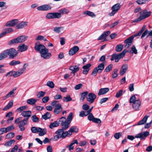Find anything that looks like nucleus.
Wrapping results in <instances>:
<instances>
[{
  "instance_id": "obj_1",
  "label": "nucleus",
  "mask_w": 152,
  "mask_h": 152,
  "mask_svg": "<svg viewBox=\"0 0 152 152\" xmlns=\"http://www.w3.org/2000/svg\"><path fill=\"white\" fill-rule=\"evenodd\" d=\"M35 50L40 52L41 56L45 59H48L51 56V54L48 52V50L42 44L35 43L34 47Z\"/></svg>"
},
{
  "instance_id": "obj_2",
  "label": "nucleus",
  "mask_w": 152,
  "mask_h": 152,
  "mask_svg": "<svg viewBox=\"0 0 152 152\" xmlns=\"http://www.w3.org/2000/svg\"><path fill=\"white\" fill-rule=\"evenodd\" d=\"M18 53L13 48L7 49L0 54V60L6 58L8 55L10 58H14L18 55Z\"/></svg>"
},
{
  "instance_id": "obj_3",
  "label": "nucleus",
  "mask_w": 152,
  "mask_h": 152,
  "mask_svg": "<svg viewBox=\"0 0 152 152\" xmlns=\"http://www.w3.org/2000/svg\"><path fill=\"white\" fill-rule=\"evenodd\" d=\"M73 113H71L67 117V119L65 117H62L60 118L59 121L63 125L64 129H68L70 126V123L73 118Z\"/></svg>"
},
{
  "instance_id": "obj_4",
  "label": "nucleus",
  "mask_w": 152,
  "mask_h": 152,
  "mask_svg": "<svg viewBox=\"0 0 152 152\" xmlns=\"http://www.w3.org/2000/svg\"><path fill=\"white\" fill-rule=\"evenodd\" d=\"M67 129H64L63 126H61V129L58 130L55 132L56 134L54 136V139L55 141L59 139L62 138H65L66 136H68L66 131L64 132V130H66Z\"/></svg>"
},
{
  "instance_id": "obj_5",
  "label": "nucleus",
  "mask_w": 152,
  "mask_h": 152,
  "mask_svg": "<svg viewBox=\"0 0 152 152\" xmlns=\"http://www.w3.org/2000/svg\"><path fill=\"white\" fill-rule=\"evenodd\" d=\"M31 130L32 132L34 133H36L39 132L38 135L42 136L46 134L47 132V130L44 128L42 129L39 127H36L33 126L31 128Z\"/></svg>"
},
{
  "instance_id": "obj_6",
  "label": "nucleus",
  "mask_w": 152,
  "mask_h": 152,
  "mask_svg": "<svg viewBox=\"0 0 152 152\" xmlns=\"http://www.w3.org/2000/svg\"><path fill=\"white\" fill-rule=\"evenodd\" d=\"M127 50L125 49L119 54L115 53L113 54L111 56V60L113 61L115 60V61L116 62H118L119 60L124 56L125 54L127 52Z\"/></svg>"
},
{
  "instance_id": "obj_7",
  "label": "nucleus",
  "mask_w": 152,
  "mask_h": 152,
  "mask_svg": "<svg viewBox=\"0 0 152 152\" xmlns=\"http://www.w3.org/2000/svg\"><path fill=\"white\" fill-rule=\"evenodd\" d=\"M27 37L22 35L19 37L16 38L11 40L9 41L8 44L11 45L23 42L26 41Z\"/></svg>"
},
{
  "instance_id": "obj_8",
  "label": "nucleus",
  "mask_w": 152,
  "mask_h": 152,
  "mask_svg": "<svg viewBox=\"0 0 152 152\" xmlns=\"http://www.w3.org/2000/svg\"><path fill=\"white\" fill-rule=\"evenodd\" d=\"M140 17L137 19L134 20V22H139L145 18L148 17L151 15V12H148L146 10H145L140 12Z\"/></svg>"
},
{
  "instance_id": "obj_9",
  "label": "nucleus",
  "mask_w": 152,
  "mask_h": 152,
  "mask_svg": "<svg viewBox=\"0 0 152 152\" xmlns=\"http://www.w3.org/2000/svg\"><path fill=\"white\" fill-rule=\"evenodd\" d=\"M138 95H134V110L138 111L141 107V102L138 99Z\"/></svg>"
},
{
  "instance_id": "obj_10",
  "label": "nucleus",
  "mask_w": 152,
  "mask_h": 152,
  "mask_svg": "<svg viewBox=\"0 0 152 152\" xmlns=\"http://www.w3.org/2000/svg\"><path fill=\"white\" fill-rule=\"evenodd\" d=\"M104 67V64L103 63L99 64L97 67H95L91 73V75L93 76H96L97 75V72L101 73Z\"/></svg>"
},
{
  "instance_id": "obj_11",
  "label": "nucleus",
  "mask_w": 152,
  "mask_h": 152,
  "mask_svg": "<svg viewBox=\"0 0 152 152\" xmlns=\"http://www.w3.org/2000/svg\"><path fill=\"white\" fill-rule=\"evenodd\" d=\"M121 5L119 3H117L113 5L111 7L112 11L110 12L109 15L112 16L114 15L119 10Z\"/></svg>"
},
{
  "instance_id": "obj_12",
  "label": "nucleus",
  "mask_w": 152,
  "mask_h": 152,
  "mask_svg": "<svg viewBox=\"0 0 152 152\" xmlns=\"http://www.w3.org/2000/svg\"><path fill=\"white\" fill-rule=\"evenodd\" d=\"M96 98V96L94 93H91L88 95L86 99L88 102L91 104L93 103Z\"/></svg>"
},
{
  "instance_id": "obj_13",
  "label": "nucleus",
  "mask_w": 152,
  "mask_h": 152,
  "mask_svg": "<svg viewBox=\"0 0 152 152\" xmlns=\"http://www.w3.org/2000/svg\"><path fill=\"white\" fill-rule=\"evenodd\" d=\"M133 42V35H132L124 41V42L125 44V45L124 46V48L126 49L128 48L131 45Z\"/></svg>"
},
{
  "instance_id": "obj_14",
  "label": "nucleus",
  "mask_w": 152,
  "mask_h": 152,
  "mask_svg": "<svg viewBox=\"0 0 152 152\" xmlns=\"http://www.w3.org/2000/svg\"><path fill=\"white\" fill-rule=\"evenodd\" d=\"M51 7L49 4H45L38 7L37 9L38 11H47L50 10Z\"/></svg>"
},
{
  "instance_id": "obj_15",
  "label": "nucleus",
  "mask_w": 152,
  "mask_h": 152,
  "mask_svg": "<svg viewBox=\"0 0 152 152\" xmlns=\"http://www.w3.org/2000/svg\"><path fill=\"white\" fill-rule=\"evenodd\" d=\"M19 20L18 19H14L7 22L5 26L7 27H13L15 26L18 23Z\"/></svg>"
},
{
  "instance_id": "obj_16",
  "label": "nucleus",
  "mask_w": 152,
  "mask_h": 152,
  "mask_svg": "<svg viewBox=\"0 0 152 152\" xmlns=\"http://www.w3.org/2000/svg\"><path fill=\"white\" fill-rule=\"evenodd\" d=\"M149 134V132L148 131H146L136 134L135 137L138 138H140L141 139H142L148 136Z\"/></svg>"
},
{
  "instance_id": "obj_17",
  "label": "nucleus",
  "mask_w": 152,
  "mask_h": 152,
  "mask_svg": "<svg viewBox=\"0 0 152 152\" xmlns=\"http://www.w3.org/2000/svg\"><path fill=\"white\" fill-rule=\"evenodd\" d=\"M78 131V129L76 126H73L70 128L69 130L66 131L67 135L70 136L72 134V132L77 133Z\"/></svg>"
},
{
  "instance_id": "obj_18",
  "label": "nucleus",
  "mask_w": 152,
  "mask_h": 152,
  "mask_svg": "<svg viewBox=\"0 0 152 152\" xmlns=\"http://www.w3.org/2000/svg\"><path fill=\"white\" fill-rule=\"evenodd\" d=\"M79 69V67L77 65L71 66L69 68V69L72 71L71 74H73L74 76L75 75V73L78 71Z\"/></svg>"
},
{
  "instance_id": "obj_19",
  "label": "nucleus",
  "mask_w": 152,
  "mask_h": 152,
  "mask_svg": "<svg viewBox=\"0 0 152 152\" xmlns=\"http://www.w3.org/2000/svg\"><path fill=\"white\" fill-rule=\"evenodd\" d=\"M62 110L61 105L60 104H58L56 105L55 108L53 112L55 114H58L62 111Z\"/></svg>"
},
{
  "instance_id": "obj_20",
  "label": "nucleus",
  "mask_w": 152,
  "mask_h": 152,
  "mask_svg": "<svg viewBox=\"0 0 152 152\" xmlns=\"http://www.w3.org/2000/svg\"><path fill=\"white\" fill-rule=\"evenodd\" d=\"M28 24V22L22 21L17 25L16 27L17 29H22L27 26Z\"/></svg>"
},
{
  "instance_id": "obj_21",
  "label": "nucleus",
  "mask_w": 152,
  "mask_h": 152,
  "mask_svg": "<svg viewBox=\"0 0 152 152\" xmlns=\"http://www.w3.org/2000/svg\"><path fill=\"white\" fill-rule=\"evenodd\" d=\"M59 120L60 118L58 120V121H54L53 122L51 123L49 126L50 128L51 129H52L54 127L58 126L59 124H60L61 126H63V125L60 122Z\"/></svg>"
},
{
  "instance_id": "obj_22",
  "label": "nucleus",
  "mask_w": 152,
  "mask_h": 152,
  "mask_svg": "<svg viewBox=\"0 0 152 152\" xmlns=\"http://www.w3.org/2000/svg\"><path fill=\"white\" fill-rule=\"evenodd\" d=\"M79 47L75 46L72 48L69 51V54L70 56H72L76 53L79 50Z\"/></svg>"
},
{
  "instance_id": "obj_23",
  "label": "nucleus",
  "mask_w": 152,
  "mask_h": 152,
  "mask_svg": "<svg viewBox=\"0 0 152 152\" xmlns=\"http://www.w3.org/2000/svg\"><path fill=\"white\" fill-rule=\"evenodd\" d=\"M31 112L30 110L23 111L21 113V115L25 118H27L28 120L29 118L31 116Z\"/></svg>"
},
{
  "instance_id": "obj_24",
  "label": "nucleus",
  "mask_w": 152,
  "mask_h": 152,
  "mask_svg": "<svg viewBox=\"0 0 152 152\" xmlns=\"http://www.w3.org/2000/svg\"><path fill=\"white\" fill-rule=\"evenodd\" d=\"M91 65L90 63H88L86 65L83 66V74L86 75L89 71L90 69V67Z\"/></svg>"
},
{
  "instance_id": "obj_25",
  "label": "nucleus",
  "mask_w": 152,
  "mask_h": 152,
  "mask_svg": "<svg viewBox=\"0 0 152 152\" xmlns=\"http://www.w3.org/2000/svg\"><path fill=\"white\" fill-rule=\"evenodd\" d=\"M128 69V65L127 64H124L122 66L120 71L119 74L121 75H124Z\"/></svg>"
},
{
  "instance_id": "obj_26",
  "label": "nucleus",
  "mask_w": 152,
  "mask_h": 152,
  "mask_svg": "<svg viewBox=\"0 0 152 152\" xmlns=\"http://www.w3.org/2000/svg\"><path fill=\"white\" fill-rule=\"evenodd\" d=\"M18 48L19 51L22 52L27 50L28 47L24 44H21L18 47Z\"/></svg>"
},
{
  "instance_id": "obj_27",
  "label": "nucleus",
  "mask_w": 152,
  "mask_h": 152,
  "mask_svg": "<svg viewBox=\"0 0 152 152\" xmlns=\"http://www.w3.org/2000/svg\"><path fill=\"white\" fill-rule=\"evenodd\" d=\"M109 91L108 88H102L100 89L98 93V95L100 96L101 95H103L106 94Z\"/></svg>"
},
{
  "instance_id": "obj_28",
  "label": "nucleus",
  "mask_w": 152,
  "mask_h": 152,
  "mask_svg": "<svg viewBox=\"0 0 152 152\" xmlns=\"http://www.w3.org/2000/svg\"><path fill=\"white\" fill-rule=\"evenodd\" d=\"M148 118V116L147 115H145L142 118V120H140L137 124H135L134 125V126H137L138 125H141L145 124Z\"/></svg>"
},
{
  "instance_id": "obj_29",
  "label": "nucleus",
  "mask_w": 152,
  "mask_h": 152,
  "mask_svg": "<svg viewBox=\"0 0 152 152\" xmlns=\"http://www.w3.org/2000/svg\"><path fill=\"white\" fill-rule=\"evenodd\" d=\"M28 107L26 105H24L22 106H21L18 108H17L16 111L18 112L19 113L21 112L22 111L27 109Z\"/></svg>"
},
{
  "instance_id": "obj_30",
  "label": "nucleus",
  "mask_w": 152,
  "mask_h": 152,
  "mask_svg": "<svg viewBox=\"0 0 152 152\" xmlns=\"http://www.w3.org/2000/svg\"><path fill=\"white\" fill-rule=\"evenodd\" d=\"M146 27V26L145 25H144L143 27H142L141 29L140 30V31L137 34H134V37H136L137 36H140L142 32L145 30V28Z\"/></svg>"
},
{
  "instance_id": "obj_31",
  "label": "nucleus",
  "mask_w": 152,
  "mask_h": 152,
  "mask_svg": "<svg viewBox=\"0 0 152 152\" xmlns=\"http://www.w3.org/2000/svg\"><path fill=\"white\" fill-rule=\"evenodd\" d=\"M88 93V91H85L83 92L80 94V100L82 101H83L84 99L86 98Z\"/></svg>"
},
{
  "instance_id": "obj_32",
  "label": "nucleus",
  "mask_w": 152,
  "mask_h": 152,
  "mask_svg": "<svg viewBox=\"0 0 152 152\" xmlns=\"http://www.w3.org/2000/svg\"><path fill=\"white\" fill-rule=\"evenodd\" d=\"M37 101V100L33 98H31L28 99L27 100V102L30 104L33 105Z\"/></svg>"
},
{
  "instance_id": "obj_33",
  "label": "nucleus",
  "mask_w": 152,
  "mask_h": 152,
  "mask_svg": "<svg viewBox=\"0 0 152 152\" xmlns=\"http://www.w3.org/2000/svg\"><path fill=\"white\" fill-rule=\"evenodd\" d=\"M20 63V62L19 61L13 60L10 62L9 65L11 66H14L19 64Z\"/></svg>"
},
{
  "instance_id": "obj_34",
  "label": "nucleus",
  "mask_w": 152,
  "mask_h": 152,
  "mask_svg": "<svg viewBox=\"0 0 152 152\" xmlns=\"http://www.w3.org/2000/svg\"><path fill=\"white\" fill-rule=\"evenodd\" d=\"M51 116L50 114L48 112H46L45 114L42 115V118L45 120L50 118Z\"/></svg>"
},
{
  "instance_id": "obj_35",
  "label": "nucleus",
  "mask_w": 152,
  "mask_h": 152,
  "mask_svg": "<svg viewBox=\"0 0 152 152\" xmlns=\"http://www.w3.org/2000/svg\"><path fill=\"white\" fill-rule=\"evenodd\" d=\"M123 45L122 44H119L117 45L115 48V50L117 52H119L121 51L123 49Z\"/></svg>"
},
{
  "instance_id": "obj_36",
  "label": "nucleus",
  "mask_w": 152,
  "mask_h": 152,
  "mask_svg": "<svg viewBox=\"0 0 152 152\" xmlns=\"http://www.w3.org/2000/svg\"><path fill=\"white\" fill-rule=\"evenodd\" d=\"M28 120L27 118H25L19 122V125L24 126L27 125L28 123L27 121Z\"/></svg>"
},
{
  "instance_id": "obj_37",
  "label": "nucleus",
  "mask_w": 152,
  "mask_h": 152,
  "mask_svg": "<svg viewBox=\"0 0 152 152\" xmlns=\"http://www.w3.org/2000/svg\"><path fill=\"white\" fill-rule=\"evenodd\" d=\"M84 14H86L88 16L92 17H95L96 16V15L93 12L89 11H85L84 12Z\"/></svg>"
},
{
  "instance_id": "obj_38",
  "label": "nucleus",
  "mask_w": 152,
  "mask_h": 152,
  "mask_svg": "<svg viewBox=\"0 0 152 152\" xmlns=\"http://www.w3.org/2000/svg\"><path fill=\"white\" fill-rule=\"evenodd\" d=\"M63 27H56L53 28V31L56 33H59L61 31V30L63 29Z\"/></svg>"
},
{
  "instance_id": "obj_39",
  "label": "nucleus",
  "mask_w": 152,
  "mask_h": 152,
  "mask_svg": "<svg viewBox=\"0 0 152 152\" xmlns=\"http://www.w3.org/2000/svg\"><path fill=\"white\" fill-rule=\"evenodd\" d=\"M13 101H11L10 102L7 104V105L4 108V109H3V110H7L10 109L12 107V106L13 105Z\"/></svg>"
},
{
  "instance_id": "obj_40",
  "label": "nucleus",
  "mask_w": 152,
  "mask_h": 152,
  "mask_svg": "<svg viewBox=\"0 0 152 152\" xmlns=\"http://www.w3.org/2000/svg\"><path fill=\"white\" fill-rule=\"evenodd\" d=\"M46 85L50 88H53L54 87L55 85L52 81H49L47 82Z\"/></svg>"
},
{
  "instance_id": "obj_41",
  "label": "nucleus",
  "mask_w": 152,
  "mask_h": 152,
  "mask_svg": "<svg viewBox=\"0 0 152 152\" xmlns=\"http://www.w3.org/2000/svg\"><path fill=\"white\" fill-rule=\"evenodd\" d=\"M72 99L70 95H67L66 96L64 97L63 98V100L64 102H67L71 101Z\"/></svg>"
},
{
  "instance_id": "obj_42",
  "label": "nucleus",
  "mask_w": 152,
  "mask_h": 152,
  "mask_svg": "<svg viewBox=\"0 0 152 152\" xmlns=\"http://www.w3.org/2000/svg\"><path fill=\"white\" fill-rule=\"evenodd\" d=\"M53 16L54 18L59 19L61 17L62 14L60 12H54Z\"/></svg>"
},
{
  "instance_id": "obj_43",
  "label": "nucleus",
  "mask_w": 152,
  "mask_h": 152,
  "mask_svg": "<svg viewBox=\"0 0 152 152\" xmlns=\"http://www.w3.org/2000/svg\"><path fill=\"white\" fill-rule=\"evenodd\" d=\"M58 11L60 13H62L63 14H67L69 12V10L65 8L60 10Z\"/></svg>"
},
{
  "instance_id": "obj_44",
  "label": "nucleus",
  "mask_w": 152,
  "mask_h": 152,
  "mask_svg": "<svg viewBox=\"0 0 152 152\" xmlns=\"http://www.w3.org/2000/svg\"><path fill=\"white\" fill-rule=\"evenodd\" d=\"M46 93L45 92L43 91H40L38 92L37 94V96L38 98H39L43 96Z\"/></svg>"
},
{
  "instance_id": "obj_45",
  "label": "nucleus",
  "mask_w": 152,
  "mask_h": 152,
  "mask_svg": "<svg viewBox=\"0 0 152 152\" xmlns=\"http://www.w3.org/2000/svg\"><path fill=\"white\" fill-rule=\"evenodd\" d=\"M15 142V140H11L6 142L4 144V145L6 146H10L12 144L14 143Z\"/></svg>"
},
{
  "instance_id": "obj_46",
  "label": "nucleus",
  "mask_w": 152,
  "mask_h": 152,
  "mask_svg": "<svg viewBox=\"0 0 152 152\" xmlns=\"http://www.w3.org/2000/svg\"><path fill=\"white\" fill-rule=\"evenodd\" d=\"M46 18L48 19H54L53 13L50 12L47 14Z\"/></svg>"
},
{
  "instance_id": "obj_47",
  "label": "nucleus",
  "mask_w": 152,
  "mask_h": 152,
  "mask_svg": "<svg viewBox=\"0 0 152 152\" xmlns=\"http://www.w3.org/2000/svg\"><path fill=\"white\" fill-rule=\"evenodd\" d=\"M15 135V134L14 133H10L8 134H7L6 138L7 139H11L13 138Z\"/></svg>"
},
{
  "instance_id": "obj_48",
  "label": "nucleus",
  "mask_w": 152,
  "mask_h": 152,
  "mask_svg": "<svg viewBox=\"0 0 152 152\" xmlns=\"http://www.w3.org/2000/svg\"><path fill=\"white\" fill-rule=\"evenodd\" d=\"M31 119L33 122H37L39 121V119L35 115H34L31 117Z\"/></svg>"
},
{
  "instance_id": "obj_49",
  "label": "nucleus",
  "mask_w": 152,
  "mask_h": 152,
  "mask_svg": "<svg viewBox=\"0 0 152 152\" xmlns=\"http://www.w3.org/2000/svg\"><path fill=\"white\" fill-rule=\"evenodd\" d=\"M113 66V65L112 64H110L104 70V72H107L110 71L111 69L112 68Z\"/></svg>"
},
{
  "instance_id": "obj_50",
  "label": "nucleus",
  "mask_w": 152,
  "mask_h": 152,
  "mask_svg": "<svg viewBox=\"0 0 152 152\" xmlns=\"http://www.w3.org/2000/svg\"><path fill=\"white\" fill-rule=\"evenodd\" d=\"M5 128L7 132L13 130L14 129V127L13 125H11Z\"/></svg>"
},
{
  "instance_id": "obj_51",
  "label": "nucleus",
  "mask_w": 152,
  "mask_h": 152,
  "mask_svg": "<svg viewBox=\"0 0 152 152\" xmlns=\"http://www.w3.org/2000/svg\"><path fill=\"white\" fill-rule=\"evenodd\" d=\"M13 30L12 28H9L5 29L4 32L5 33V34H7L12 32H13Z\"/></svg>"
},
{
  "instance_id": "obj_52",
  "label": "nucleus",
  "mask_w": 152,
  "mask_h": 152,
  "mask_svg": "<svg viewBox=\"0 0 152 152\" xmlns=\"http://www.w3.org/2000/svg\"><path fill=\"white\" fill-rule=\"evenodd\" d=\"M122 134L121 132L116 133L114 135V137L116 139H118L121 136Z\"/></svg>"
},
{
  "instance_id": "obj_53",
  "label": "nucleus",
  "mask_w": 152,
  "mask_h": 152,
  "mask_svg": "<svg viewBox=\"0 0 152 152\" xmlns=\"http://www.w3.org/2000/svg\"><path fill=\"white\" fill-rule=\"evenodd\" d=\"M147 0H137L136 2L139 4H142L146 3Z\"/></svg>"
},
{
  "instance_id": "obj_54",
  "label": "nucleus",
  "mask_w": 152,
  "mask_h": 152,
  "mask_svg": "<svg viewBox=\"0 0 152 152\" xmlns=\"http://www.w3.org/2000/svg\"><path fill=\"white\" fill-rule=\"evenodd\" d=\"M92 121L95 123L97 124H100L101 122V121L100 119L95 118L93 119Z\"/></svg>"
},
{
  "instance_id": "obj_55",
  "label": "nucleus",
  "mask_w": 152,
  "mask_h": 152,
  "mask_svg": "<svg viewBox=\"0 0 152 152\" xmlns=\"http://www.w3.org/2000/svg\"><path fill=\"white\" fill-rule=\"evenodd\" d=\"M118 70L117 69L114 70L113 73L112 74V77L113 78H115L117 77V72Z\"/></svg>"
},
{
  "instance_id": "obj_56",
  "label": "nucleus",
  "mask_w": 152,
  "mask_h": 152,
  "mask_svg": "<svg viewBox=\"0 0 152 152\" xmlns=\"http://www.w3.org/2000/svg\"><path fill=\"white\" fill-rule=\"evenodd\" d=\"M49 99V98L48 96H45L42 99L43 103H46L47 102Z\"/></svg>"
},
{
  "instance_id": "obj_57",
  "label": "nucleus",
  "mask_w": 152,
  "mask_h": 152,
  "mask_svg": "<svg viewBox=\"0 0 152 152\" xmlns=\"http://www.w3.org/2000/svg\"><path fill=\"white\" fill-rule=\"evenodd\" d=\"M83 86V85L82 83H80L76 85L75 87V90H77L80 89Z\"/></svg>"
},
{
  "instance_id": "obj_58",
  "label": "nucleus",
  "mask_w": 152,
  "mask_h": 152,
  "mask_svg": "<svg viewBox=\"0 0 152 152\" xmlns=\"http://www.w3.org/2000/svg\"><path fill=\"white\" fill-rule=\"evenodd\" d=\"M149 31L148 29L146 30L142 34L141 36V38H142L144 37L146 35H147L149 33Z\"/></svg>"
},
{
  "instance_id": "obj_59",
  "label": "nucleus",
  "mask_w": 152,
  "mask_h": 152,
  "mask_svg": "<svg viewBox=\"0 0 152 152\" xmlns=\"http://www.w3.org/2000/svg\"><path fill=\"white\" fill-rule=\"evenodd\" d=\"M108 98L107 97L101 99L99 101L100 104H102V103L105 102L108 100Z\"/></svg>"
},
{
  "instance_id": "obj_60",
  "label": "nucleus",
  "mask_w": 152,
  "mask_h": 152,
  "mask_svg": "<svg viewBox=\"0 0 152 152\" xmlns=\"http://www.w3.org/2000/svg\"><path fill=\"white\" fill-rule=\"evenodd\" d=\"M94 118V115L93 114L91 113L88 116V120H89L90 121H92L93 119Z\"/></svg>"
},
{
  "instance_id": "obj_61",
  "label": "nucleus",
  "mask_w": 152,
  "mask_h": 152,
  "mask_svg": "<svg viewBox=\"0 0 152 152\" xmlns=\"http://www.w3.org/2000/svg\"><path fill=\"white\" fill-rule=\"evenodd\" d=\"M119 23V22L118 21H116L115 22L111 23L110 26V28H112L114 27L115 26L117 25Z\"/></svg>"
},
{
  "instance_id": "obj_62",
  "label": "nucleus",
  "mask_w": 152,
  "mask_h": 152,
  "mask_svg": "<svg viewBox=\"0 0 152 152\" xmlns=\"http://www.w3.org/2000/svg\"><path fill=\"white\" fill-rule=\"evenodd\" d=\"M122 92L123 90H119L117 92L116 95V96L117 98L119 97L122 94Z\"/></svg>"
},
{
  "instance_id": "obj_63",
  "label": "nucleus",
  "mask_w": 152,
  "mask_h": 152,
  "mask_svg": "<svg viewBox=\"0 0 152 152\" xmlns=\"http://www.w3.org/2000/svg\"><path fill=\"white\" fill-rule=\"evenodd\" d=\"M89 106L87 104H84L82 106V108L83 110H87L89 109Z\"/></svg>"
},
{
  "instance_id": "obj_64",
  "label": "nucleus",
  "mask_w": 152,
  "mask_h": 152,
  "mask_svg": "<svg viewBox=\"0 0 152 152\" xmlns=\"http://www.w3.org/2000/svg\"><path fill=\"white\" fill-rule=\"evenodd\" d=\"M14 93L12 91H11L10 92L6 95V98H8L9 97H11L12 96H13V94Z\"/></svg>"
}]
</instances>
